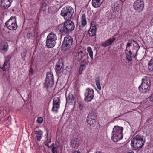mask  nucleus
Masks as SVG:
<instances>
[{"label":"nucleus","instance_id":"f257e3e1","mask_svg":"<svg viewBox=\"0 0 153 153\" xmlns=\"http://www.w3.org/2000/svg\"><path fill=\"white\" fill-rule=\"evenodd\" d=\"M140 48L138 44L134 40H129L127 43L125 50L126 58L129 61L132 60V57L135 56Z\"/></svg>","mask_w":153,"mask_h":153},{"label":"nucleus","instance_id":"f03ea898","mask_svg":"<svg viewBox=\"0 0 153 153\" xmlns=\"http://www.w3.org/2000/svg\"><path fill=\"white\" fill-rule=\"evenodd\" d=\"M143 137L137 135L134 137L131 142V145L133 149L135 150H138L143 146L145 142Z\"/></svg>","mask_w":153,"mask_h":153},{"label":"nucleus","instance_id":"7ed1b4c3","mask_svg":"<svg viewBox=\"0 0 153 153\" xmlns=\"http://www.w3.org/2000/svg\"><path fill=\"white\" fill-rule=\"evenodd\" d=\"M140 85L138 87L140 92L143 93H146L149 92L150 89L151 81L149 77L146 76L143 77Z\"/></svg>","mask_w":153,"mask_h":153},{"label":"nucleus","instance_id":"20e7f679","mask_svg":"<svg viewBox=\"0 0 153 153\" xmlns=\"http://www.w3.org/2000/svg\"><path fill=\"white\" fill-rule=\"evenodd\" d=\"M123 128L118 126H115L112 133V139L114 142H117L122 139L123 137L122 132Z\"/></svg>","mask_w":153,"mask_h":153},{"label":"nucleus","instance_id":"39448f33","mask_svg":"<svg viewBox=\"0 0 153 153\" xmlns=\"http://www.w3.org/2000/svg\"><path fill=\"white\" fill-rule=\"evenodd\" d=\"M74 12V10L71 6L65 7L61 10V15L65 20H69L71 18Z\"/></svg>","mask_w":153,"mask_h":153},{"label":"nucleus","instance_id":"423d86ee","mask_svg":"<svg viewBox=\"0 0 153 153\" xmlns=\"http://www.w3.org/2000/svg\"><path fill=\"white\" fill-rule=\"evenodd\" d=\"M75 28L74 23L71 21L65 22L63 26L60 29V31L63 34H68L73 30Z\"/></svg>","mask_w":153,"mask_h":153},{"label":"nucleus","instance_id":"0eeeda50","mask_svg":"<svg viewBox=\"0 0 153 153\" xmlns=\"http://www.w3.org/2000/svg\"><path fill=\"white\" fill-rule=\"evenodd\" d=\"M57 37L56 34L53 32L50 33L47 36L46 41V45L48 48L54 47L56 43Z\"/></svg>","mask_w":153,"mask_h":153},{"label":"nucleus","instance_id":"6e6552de","mask_svg":"<svg viewBox=\"0 0 153 153\" xmlns=\"http://www.w3.org/2000/svg\"><path fill=\"white\" fill-rule=\"evenodd\" d=\"M5 26L9 30H14L16 29L17 26L16 17L12 16L5 23Z\"/></svg>","mask_w":153,"mask_h":153},{"label":"nucleus","instance_id":"1a4fd4ad","mask_svg":"<svg viewBox=\"0 0 153 153\" xmlns=\"http://www.w3.org/2000/svg\"><path fill=\"white\" fill-rule=\"evenodd\" d=\"M73 43V40L70 36H67L64 39L62 48L63 50L66 51L69 49L71 47Z\"/></svg>","mask_w":153,"mask_h":153},{"label":"nucleus","instance_id":"9d476101","mask_svg":"<svg viewBox=\"0 0 153 153\" xmlns=\"http://www.w3.org/2000/svg\"><path fill=\"white\" fill-rule=\"evenodd\" d=\"M94 91L92 89L89 88L86 89L84 95V100L87 102H90L93 98L94 97Z\"/></svg>","mask_w":153,"mask_h":153},{"label":"nucleus","instance_id":"9b49d317","mask_svg":"<svg viewBox=\"0 0 153 153\" xmlns=\"http://www.w3.org/2000/svg\"><path fill=\"white\" fill-rule=\"evenodd\" d=\"M45 83L48 87H52L54 85V77L51 72L47 73Z\"/></svg>","mask_w":153,"mask_h":153},{"label":"nucleus","instance_id":"f8f14e48","mask_svg":"<svg viewBox=\"0 0 153 153\" xmlns=\"http://www.w3.org/2000/svg\"><path fill=\"white\" fill-rule=\"evenodd\" d=\"M96 114L95 111H92L88 114L86 120L87 122L90 125H93L95 122Z\"/></svg>","mask_w":153,"mask_h":153},{"label":"nucleus","instance_id":"ddd939ff","mask_svg":"<svg viewBox=\"0 0 153 153\" xmlns=\"http://www.w3.org/2000/svg\"><path fill=\"white\" fill-rule=\"evenodd\" d=\"M133 6L136 10L140 12L142 11L144 8V3L141 0H137L133 4Z\"/></svg>","mask_w":153,"mask_h":153},{"label":"nucleus","instance_id":"4468645a","mask_svg":"<svg viewBox=\"0 0 153 153\" xmlns=\"http://www.w3.org/2000/svg\"><path fill=\"white\" fill-rule=\"evenodd\" d=\"M60 103V99L59 98L56 97L54 98L53 102V106L52 110L53 112H57L59 108Z\"/></svg>","mask_w":153,"mask_h":153},{"label":"nucleus","instance_id":"2eb2a0df","mask_svg":"<svg viewBox=\"0 0 153 153\" xmlns=\"http://www.w3.org/2000/svg\"><path fill=\"white\" fill-rule=\"evenodd\" d=\"M85 49L84 48H82L79 49L75 55L76 59L79 60H81L85 56Z\"/></svg>","mask_w":153,"mask_h":153},{"label":"nucleus","instance_id":"dca6fc26","mask_svg":"<svg viewBox=\"0 0 153 153\" xmlns=\"http://www.w3.org/2000/svg\"><path fill=\"white\" fill-rule=\"evenodd\" d=\"M12 0H0V5L3 9H7L10 7L12 2Z\"/></svg>","mask_w":153,"mask_h":153},{"label":"nucleus","instance_id":"f3484780","mask_svg":"<svg viewBox=\"0 0 153 153\" xmlns=\"http://www.w3.org/2000/svg\"><path fill=\"white\" fill-rule=\"evenodd\" d=\"M96 30L97 28L94 23H92L90 28L88 31L89 36L92 37L95 36Z\"/></svg>","mask_w":153,"mask_h":153},{"label":"nucleus","instance_id":"a211bd4d","mask_svg":"<svg viewBox=\"0 0 153 153\" xmlns=\"http://www.w3.org/2000/svg\"><path fill=\"white\" fill-rule=\"evenodd\" d=\"M8 48V44L6 42H3L0 44V50L3 53H5Z\"/></svg>","mask_w":153,"mask_h":153},{"label":"nucleus","instance_id":"6ab92c4d","mask_svg":"<svg viewBox=\"0 0 153 153\" xmlns=\"http://www.w3.org/2000/svg\"><path fill=\"white\" fill-rule=\"evenodd\" d=\"M116 38L114 37L109 38L108 40L102 44V46L105 47L108 46L112 44L113 42L115 40Z\"/></svg>","mask_w":153,"mask_h":153},{"label":"nucleus","instance_id":"aec40b11","mask_svg":"<svg viewBox=\"0 0 153 153\" xmlns=\"http://www.w3.org/2000/svg\"><path fill=\"white\" fill-rule=\"evenodd\" d=\"M103 1V0H92V4L95 8L98 7L100 6Z\"/></svg>","mask_w":153,"mask_h":153},{"label":"nucleus","instance_id":"412c9836","mask_svg":"<svg viewBox=\"0 0 153 153\" xmlns=\"http://www.w3.org/2000/svg\"><path fill=\"white\" fill-rule=\"evenodd\" d=\"M10 67L9 62L7 61H5L3 66L1 67V68L3 71H7L9 69Z\"/></svg>","mask_w":153,"mask_h":153},{"label":"nucleus","instance_id":"4be33fe9","mask_svg":"<svg viewBox=\"0 0 153 153\" xmlns=\"http://www.w3.org/2000/svg\"><path fill=\"white\" fill-rule=\"evenodd\" d=\"M81 22L82 26L83 27H84L86 25L87 21L86 19V16L84 13L82 15Z\"/></svg>","mask_w":153,"mask_h":153},{"label":"nucleus","instance_id":"5701e85b","mask_svg":"<svg viewBox=\"0 0 153 153\" xmlns=\"http://www.w3.org/2000/svg\"><path fill=\"white\" fill-rule=\"evenodd\" d=\"M62 65L63 64L62 63V60H59L56 66V70L58 71H60L61 69Z\"/></svg>","mask_w":153,"mask_h":153},{"label":"nucleus","instance_id":"b1692460","mask_svg":"<svg viewBox=\"0 0 153 153\" xmlns=\"http://www.w3.org/2000/svg\"><path fill=\"white\" fill-rule=\"evenodd\" d=\"M35 134L36 135V137L38 141H40L42 138V136L43 134L42 132L40 130H38L35 131Z\"/></svg>","mask_w":153,"mask_h":153},{"label":"nucleus","instance_id":"393cba45","mask_svg":"<svg viewBox=\"0 0 153 153\" xmlns=\"http://www.w3.org/2000/svg\"><path fill=\"white\" fill-rule=\"evenodd\" d=\"M148 68L150 71H153V58L148 63Z\"/></svg>","mask_w":153,"mask_h":153},{"label":"nucleus","instance_id":"a878e982","mask_svg":"<svg viewBox=\"0 0 153 153\" xmlns=\"http://www.w3.org/2000/svg\"><path fill=\"white\" fill-rule=\"evenodd\" d=\"M96 84L97 87L99 90H101V88L100 84V79L99 77H97L95 79Z\"/></svg>","mask_w":153,"mask_h":153},{"label":"nucleus","instance_id":"bb28decb","mask_svg":"<svg viewBox=\"0 0 153 153\" xmlns=\"http://www.w3.org/2000/svg\"><path fill=\"white\" fill-rule=\"evenodd\" d=\"M70 145L72 147H75L77 145V140H71L70 143Z\"/></svg>","mask_w":153,"mask_h":153},{"label":"nucleus","instance_id":"cd10ccee","mask_svg":"<svg viewBox=\"0 0 153 153\" xmlns=\"http://www.w3.org/2000/svg\"><path fill=\"white\" fill-rule=\"evenodd\" d=\"M87 51L89 52V55L90 57L92 59H93V52L90 47L87 48Z\"/></svg>","mask_w":153,"mask_h":153},{"label":"nucleus","instance_id":"c85d7f7f","mask_svg":"<svg viewBox=\"0 0 153 153\" xmlns=\"http://www.w3.org/2000/svg\"><path fill=\"white\" fill-rule=\"evenodd\" d=\"M120 7L118 6H116L113 10V12L115 13H119L120 10Z\"/></svg>","mask_w":153,"mask_h":153},{"label":"nucleus","instance_id":"c756f323","mask_svg":"<svg viewBox=\"0 0 153 153\" xmlns=\"http://www.w3.org/2000/svg\"><path fill=\"white\" fill-rule=\"evenodd\" d=\"M47 140L45 142V144L48 147H49L48 143L51 142L50 138L48 136L46 137Z\"/></svg>","mask_w":153,"mask_h":153},{"label":"nucleus","instance_id":"7c9ffc66","mask_svg":"<svg viewBox=\"0 0 153 153\" xmlns=\"http://www.w3.org/2000/svg\"><path fill=\"white\" fill-rule=\"evenodd\" d=\"M36 121L37 123H41L43 121V119L42 117H39L37 118Z\"/></svg>","mask_w":153,"mask_h":153},{"label":"nucleus","instance_id":"2f4dec72","mask_svg":"<svg viewBox=\"0 0 153 153\" xmlns=\"http://www.w3.org/2000/svg\"><path fill=\"white\" fill-rule=\"evenodd\" d=\"M73 98H74V97L73 95H72V94H69L68 97L66 98L67 102H68V99H73Z\"/></svg>","mask_w":153,"mask_h":153},{"label":"nucleus","instance_id":"473e14b6","mask_svg":"<svg viewBox=\"0 0 153 153\" xmlns=\"http://www.w3.org/2000/svg\"><path fill=\"white\" fill-rule=\"evenodd\" d=\"M79 109L82 110L84 108V105L83 104H82L81 103H79Z\"/></svg>","mask_w":153,"mask_h":153},{"label":"nucleus","instance_id":"72a5a7b5","mask_svg":"<svg viewBox=\"0 0 153 153\" xmlns=\"http://www.w3.org/2000/svg\"><path fill=\"white\" fill-rule=\"evenodd\" d=\"M56 149V147L53 146L52 148V153H57Z\"/></svg>","mask_w":153,"mask_h":153},{"label":"nucleus","instance_id":"f704fd0d","mask_svg":"<svg viewBox=\"0 0 153 153\" xmlns=\"http://www.w3.org/2000/svg\"><path fill=\"white\" fill-rule=\"evenodd\" d=\"M74 98L68 100V102L72 103L74 102Z\"/></svg>","mask_w":153,"mask_h":153},{"label":"nucleus","instance_id":"c9c22d12","mask_svg":"<svg viewBox=\"0 0 153 153\" xmlns=\"http://www.w3.org/2000/svg\"><path fill=\"white\" fill-rule=\"evenodd\" d=\"M11 58V55H8L7 58L6 59L5 61H7L9 62V60Z\"/></svg>","mask_w":153,"mask_h":153},{"label":"nucleus","instance_id":"e433bc0d","mask_svg":"<svg viewBox=\"0 0 153 153\" xmlns=\"http://www.w3.org/2000/svg\"><path fill=\"white\" fill-rule=\"evenodd\" d=\"M84 66V65H81L80 68V70L79 72V74H81V72H80V70H81L82 71L83 70V68Z\"/></svg>","mask_w":153,"mask_h":153},{"label":"nucleus","instance_id":"4c0bfd02","mask_svg":"<svg viewBox=\"0 0 153 153\" xmlns=\"http://www.w3.org/2000/svg\"><path fill=\"white\" fill-rule=\"evenodd\" d=\"M149 99L151 101L153 102V94L151 95Z\"/></svg>","mask_w":153,"mask_h":153},{"label":"nucleus","instance_id":"58836bf2","mask_svg":"<svg viewBox=\"0 0 153 153\" xmlns=\"http://www.w3.org/2000/svg\"><path fill=\"white\" fill-rule=\"evenodd\" d=\"M29 72L30 73L32 74H33V72L34 71L33 69L32 68H30V70H29Z\"/></svg>","mask_w":153,"mask_h":153},{"label":"nucleus","instance_id":"ea45409f","mask_svg":"<svg viewBox=\"0 0 153 153\" xmlns=\"http://www.w3.org/2000/svg\"><path fill=\"white\" fill-rule=\"evenodd\" d=\"M73 153H80V152L78 151H75Z\"/></svg>","mask_w":153,"mask_h":153},{"label":"nucleus","instance_id":"a19ab883","mask_svg":"<svg viewBox=\"0 0 153 153\" xmlns=\"http://www.w3.org/2000/svg\"><path fill=\"white\" fill-rule=\"evenodd\" d=\"M96 153H102L100 151H98L96 152Z\"/></svg>","mask_w":153,"mask_h":153},{"label":"nucleus","instance_id":"79ce46f5","mask_svg":"<svg viewBox=\"0 0 153 153\" xmlns=\"http://www.w3.org/2000/svg\"><path fill=\"white\" fill-rule=\"evenodd\" d=\"M10 118V116L8 117L7 119H6V120H8Z\"/></svg>","mask_w":153,"mask_h":153},{"label":"nucleus","instance_id":"37998d69","mask_svg":"<svg viewBox=\"0 0 153 153\" xmlns=\"http://www.w3.org/2000/svg\"><path fill=\"white\" fill-rule=\"evenodd\" d=\"M151 120L150 118H148L147 120V121L148 122Z\"/></svg>","mask_w":153,"mask_h":153},{"label":"nucleus","instance_id":"c03bdc74","mask_svg":"<svg viewBox=\"0 0 153 153\" xmlns=\"http://www.w3.org/2000/svg\"><path fill=\"white\" fill-rule=\"evenodd\" d=\"M54 145V143H53L50 146V147H52V146H53V145Z\"/></svg>","mask_w":153,"mask_h":153},{"label":"nucleus","instance_id":"a18cd8bd","mask_svg":"<svg viewBox=\"0 0 153 153\" xmlns=\"http://www.w3.org/2000/svg\"><path fill=\"white\" fill-rule=\"evenodd\" d=\"M14 10H13V9L12 10V11H14Z\"/></svg>","mask_w":153,"mask_h":153},{"label":"nucleus","instance_id":"49530a36","mask_svg":"<svg viewBox=\"0 0 153 153\" xmlns=\"http://www.w3.org/2000/svg\"><path fill=\"white\" fill-rule=\"evenodd\" d=\"M84 61H84V60H83V61H82V62H84Z\"/></svg>","mask_w":153,"mask_h":153}]
</instances>
